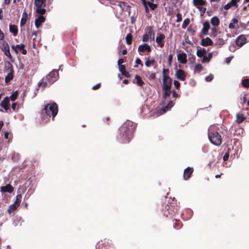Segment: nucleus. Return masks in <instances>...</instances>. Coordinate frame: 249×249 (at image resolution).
Wrapping results in <instances>:
<instances>
[{"label":"nucleus","instance_id":"obj_45","mask_svg":"<svg viewBox=\"0 0 249 249\" xmlns=\"http://www.w3.org/2000/svg\"><path fill=\"white\" fill-rule=\"evenodd\" d=\"M217 31V29L215 28H213L212 29V32H211V37H215L216 36V33Z\"/></svg>","mask_w":249,"mask_h":249},{"label":"nucleus","instance_id":"obj_26","mask_svg":"<svg viewBox=\"0 0 249 249\" xmlns=\"http://www.w3.org/2000/svg\"><path fill=\"white\" fill-rule=\"evenodd\" d=\"M44 7H35L36 12L39 15H43L46 12Z\"/></svg>","mask_w":249,"mask_h":249},{"label":"nucleus","instance_id":"obj_5","mask_svg":"<svg viewBox=\"0 0 249 249\" xmlns=\"http://www.w3.org/2000/svg\"><path fill=\"white\" fill-rule=\"evenodd\" d=\"M169 70L163 69L162 70V89H171L172 79L169 76Z\"/></svg>","mask_w":249,"mask_h":249},{"label":"nucleus","instance_id":"obj_57","mask_svg":"<svg viewBox=\"0 0 249 249\" xmlns=\"http://www.w3.org/2000/svg\"><path fill=\"white\" fill-rule=\"evenodd\" d=\"M17 47V45H16V46L12 45V49H13L15 51V52H16V53H18V50H17V48H16Z\"/></svg>","mask_w":249,"mask_h":249},{"label":"nucleus","instance_id":"obj_58","mask_svg":"<svg viewBox=\"0 0 249 249\" xmlns=\"http://www.w3.org/2000/svg\"><path fill=\"white\" fill-rule=\"evenodd\" d=\"M124 62V60L123 59H119L118 61V65L119 66L122 65L121 64Z\"/></svg>","mask_w":249,"mask_h":249},{"label":"nucleus","instance_id":"obj_61","mask_svg":"<svg viewBox=\"0 0 249 249\" xmlns=\"http://www.w3.org/2000/svg\"><path fill=\"white\" fill-rule=\"evenodd\" d=\"M3 11L2 9H0V19H1L3 18Z\"/></svg>","mask_w":249,"mask_h":249},{"label":"nucleus","instance_id":"obj_42","mask_svg":"<svg viewBox=\"0 0 249 249\" xmlns=\"http://www.w3.org/2000/svg\"><path fill=\"white\" fill-rule=\"evenodd\" d=\"M18 95V92L17 91H15L13 93V94L10 96V99L12 101H14L17 98Z\"/></svg>","mask_w":249,"mask_h":249},{"label":"nucleus","instance_id":"obj_9","mask_svg":"<svg viewBox=\"0 0 249 249\" xmlns=\"http://www.w3.org/2000/svg\"><path fill=\"white\" fill-rule=\"evenodd\" d=\"M246 40L247 39L245 35H240L236 39V44L239 47H242L246 43Z\"/></svg>","mask_w":249,"mask_h":249},{"label":"nucleus","instance_id":"obj_20","mask_svg":"<svg viewBox=\"0 0 249 249\" xmlns=\"http://www.w3.org/2000/svg\"><path fill=\"white\" fill-rule=\"evenodd\" d=\"M193 3L196 7L202 6L206 3V0H193Z\"/></svg>","mask_w":249,"mask_h":249},{"label":"nucleus","instance_id":"obj_47","mask_svg":"<svg viewBox=\"0 0 249 249\" xmlns=\"http://www.w3.org/2000/svg\"><path fill=\"white\" fill-rule=\"evenodd\" d=\"M149 39V36L147 34H144L142 36V40L143 42H147Z\"/></svg>","mask_w":249,"mask_h":249},{"label":"nucleus","instance_id":"obj_60","mask_svg":"<svg viewBox=\"0 0 249 249\" xmlns=\"http://www.w3.org/2000/svg\"><path fill=\"white\" fill-rule=\"evenodd\" d=\"M16 106H17V104H16V103H13V104H12V109H13L14 110H16Z\"/></svg>","mask_w":249,"mask_h":249},{"label":"nucleus","instance_id":"obj_8","mask_svg":"<svg viewBox=\"0 0 249 249\" xmlns=\"http://www.w3.org/2000/svg\"><path fill=\"white\" fill-rule=\"evenodd\" d=\"M4 72L6 73L5 77V82L6 83H8L13 79L14 73V70L11 69V70L5 71Z\"/></svg>","mask_w":249,"mask_h":249},{"label":"nucleus","instance_id":"obj_59","mask_svg":"<svg viewBox=\"0 0 249 249\" xmlns=\"http://www.w3.org/2000/svg\"><path fill=\"white\" fill-rule=\"evenodd\" d=\"M145 8V11L146 13H148L149 12V10L148 9V7H147V5H144Z\"/></svg>","mask_w":249,"mask_h":249},{"label":"nucleus","instance_id":"obj_56","mask_svg":"<svg viewBox=\"0 0 249 249\" xmlns=\"http://www.w3.org/2000/svg\"><path fill=\"white\" fill-rule=\"evenodd\" d=\"M182 27L185 28L187 27V18H185L184 20L183 23L182 24Z\"/></svg>","mask_w":249,"mask_h":249},{"label":"nucleus","instance_id":"obj_63","mask_svg":"<svg viewBox=\"0 0 249 249\" xmlns=\"http://www.w3.org/2000/svg\"><path fill=\"white\" fill-rule=\"evenodd\" d=\"M22 51V53L23 54H26L27 53V51L26 50L24 49L21 50Z\"/></svg>","mask_w":249,"mask_h":249},{"label":"nucleus","instance_id":"obj_23","mask_svg":"<svg viewBox=\"0 0 249 249\" xmlns=\"http://www.w3.org/2000/svg\"><path fill=\"white\" fill-rule=\"evenodd\" d=\"M18 205H17L16 203H14L13 204L10 205L9 207V208L8 209V212L9 214L12 213V212L16 211L17 209V208L18 207Z\"/></svg>","mask_w":249,"mask_h":249},{"label":"nucleus","instance_id":"obj_64","mask_svg":"<svg viewBox=\"0 0 249 249\" xmlns=\"http://www.w3.org/2000/svg\"><path fill=\"white\" fill-rule=\"evenodd\" d=\"M178 96V94L176 92H173V97L176 98Z\"/></svg>","mask_w":249,"mask_h":249},{"label":"nucleus","instance_id":"obj_25","mask_svg":"<svg viewBox=\"0 0 249 249\" xmlns=\"http://www.w3.org/2000/svg\"><path fill=\"white\" fill-rule=\"evenodd\" d=\"M213 57V54L212 53H209L208 55V56L207 55H205L203 57V59H202V63H207V62H209L210 60L211 59V58H212Z\"/></svg>","mask_w":249,"mask_h":249},{"label":"nucleus","instance_id":"obj_21","mask_svg":"<svg viewBox=\"0 0 249 249\" xmlns=\"http://www.w3.org/2000/svg\"><path fill=\"white\" fill-rule=\"evenodd\" d=\"M207 53V51L205 49H197L196 55L199 57H204Z\"/></svg>","mask_w":249,"mask_h":249},{"label":"nucleus","instance_id":"obj_55","mask_svg":"<svg viewBox=\"0 0 249 249\" xmlns=\"http://www.w3.org/2000/svg\"><path fill=\"white\" fill-rule=\"evenodd\" d=\"M100 86H101L100 84H97V85H96L95 86L93 87L92 89L94 90L97 89H99L100 87Z\"/></svg>","mask_w":249,"mask_h":249},{"label":"nucleus","instance_id":"obj_17","mask_svg":"<svg viewBox=\"0 0 249 249\" xmlns=\"http://www.w3.org/2000/svg\"><path fill=\"white\" fill-rule=\"evenodd\" d=\"M178 61L182 63L185 64L186 62V54L184 53H180L178 54Z\"/></svg>","mask_w":249,"mask_h":249},{"label":"nucleus","instance_id":"obj_2","mask_svg":"<svg viewBox=\"0 0 249 249\" xmlns=\"http://www.w3.org/2000/svg\"><path fill=\"white\" fill-rule=\"evenodd\" d=\"M58 77V71L53 70L42 79V81L38 83V86L40 88H42L43 89L48 85H51L57 81Z\"/></svg>","mask_w":249,"mask_h":249},{"label":"nucleus","instance_id":"obj_49","mask_svg":"<svg viewBox=\"0 0 249 249\" xmlns=\"http://www.w3.org/2000/svg\"><path fill=\"white\" fill-rule=\"evenodd\" d=\"M149 7L152 10H154L157 7V4L152 3V4L149 5Z\"/></svg>","mask_w":249,"mask_h":249},{"label":"nucleus","instance_id":"obj_11","mask_svg":"<svg viewBox=\"0 0 249 249\" xmlns=\"http://www.w3.org/2000/svg\"><path fill=\"white\" fill-rule=\"evenodd\" d=\"M201 44L205 47L211 46L213 45V41L210 37H207L205 38H202L201 39Z\"/></svg>","mask_w":249,"mask_h":249},{"label":"nucleus","instance_id":"obj_15","mask_svg":"<svg viewBox=\"0 0 249 249\" xmlns=\"http://www.w3.org/2000/svg\"><path fill=\"white\" fill-rule=\"evenodd\" d=\"M203 27L201 30V33L204 35H207L208 33V31L210 28V25L208 21H205L203 24Z\"/></svg>","mask_w":249,"mask_h":249},{"label":"nucleus","instance_id":"obj_36","mask_svg":"<svg viewBox=\"0 0 249 249\" xmlns=\"http://www.w3.org/2000/svg\"><path fill=\"white\" fill-rule=\"evenodd\" d=\"M132 37L131 34H128L125 37V40H126V43L128 45L131 44L132 43Z\"/></svg>","mask_w":249,"mask_h":249},{"label":"nucleus","instance_id":"obj_48","mask_svg":"<svg viewBox=\"0 0 249 249\" xmlns=\"http://www.w3.org/2000/svg\"><path fill=\"white\" fill-rule=\"evenodd\" d=\"M229 158V152L226 153L223 157V160L226 161H227Z\"/></svg>","mask_w":249,"mask_h":249},{"label":"nucleus","instance_id":"obj_43","mask_svg":"<svg viewBox=\"0 0 249 249\" xmlns=\"http://www.w3.org/2000/svg\"><path fill=\"white\" fill-rule=\"evenodd\" d=\"M195 70L198 71H201L203 70V66L200 64H198L195 66Z\"/></svg>","mask_w":249,"mask_h":249},{"label":"nucleus","instance_id":"obj_30","mask_svg":"<svg viewBox=\"0 0 249 249\" xmlns=\"http://www.w3.org/2000/svg\"><path fill=\"white\" fill-rule=\"evenodd\" d=\"M238 22V21L237 18H233L231 20V22L229 25V28L231 29H234L235 28V24H237Z\"/></svg>","mask_w":249,"mask_h":249},{"label":"nucleus","instance_id":"obj_4","mask_svg":"<svg viewBox=\"0 0 249 249\" xmlns=\"http://www.w3.org/2000/svg\"><path fill=\"white\" fill-rule=\"evenodd\" d=\"M44 111L47 116L49 117H52L53 118L58 112L57 106L55 103L48 104L45 107Z\"/></svg>","mask_w":249,"mask_h":249},{"label":"nucleus","instance_id":"obj_40","mask_svg":"<svg viewBox=\"0 0 249 249\" xmlns=\"http://www.w3.org/2000/svg\"><path fill=\"white\" fill-rule=\"evenodd\" d=\"M200 12V16H203L206 11V8L201 6L197 7Z\"/></svg>","mask_w":249,"mask_h":249},{"label":"nucleus","instance_id":"obj_12","mask_svg":"<svg viewBox=\"0 0 249 249\" xmlns=\"http://www.w3.org/2000/svg\"><path fill=\"white\" fill-rule=\"evenodd\" d=\"M42 15H40L35 19V24L37 28H38L41 24L45 21V18Z\"/></svg>","mask_w":249,"mask_h":249},{"label":"nucleus","instance_id":"obj_7","mask_svg":"<svg viewBox=\"0 0 249 249\" xmlns=\"http://www.w3.org/2000/svg\"><path fill=\"white\" fill-rule=\"evenodd\" d=\"M165 36L164 34H161L157 36L156 38V41L157 44V46L160 48L163 47L164 44V39Z\"/></svg>","mask_w":249,"mask_h":249},{"label":"nucleus","instance_id":"obj_31","mask_svg":"<svg viewBox=\"0 0 249 249\" xmlns=\"http://www.w3.org/2000/svg\"><path fill=\"white\" fill-rule=\"evenodd\" d=\"M163 91V98L165 99L170 96L171 94V89H162Z\"/></svg>","mask_w":249,"mask_h":249},{"label":"nucleus","instance_id":"obj_39","mask_svg":"<svg viewBox=\"0 0 249 249\" xmlns=\"http://www.w3.org/2000/svg\"><path fill=\"white\" fill-rule=\"evenodd\" d=\"M21 197L22 196L21 195H18L16 196V199L14 203H16L18 206H19L21 202Z\"/></svg>","mask_w":249,"mask_h":249},{"label":"nucleus","instance_id":"obj_37","mask_svg":"<svg viewBox=\"0 0 249 249\" xmlns=\"http://www.w3.org/2000/svg\"><path fill=\"white\" fill-rule=\"evenodd\" d=\"M119 70L123 75H125V76H127V75L125 74L126 71L124 65H122L119 66Z\"/></svg>","mask_w":249,"mask_h":249},{"label":"nucleus","instance_id":"obj_53","mask_svg":"<svg viewBox=\"0 0 249 249\" xmlns=\"http://www.w3.org/2000/svg\"><path fill=\"white\" fill-rule=\"evenodd\" d=\"M26 22V19L22 18L20 20V25H24L25 24Z\"/></svg>","mask_w":249,"mask_h":249},{"label":"nucleus","instance_id":"obj_1","mask_svg":"<svg viewBox=\"0 0 249 249\" xmlns=\"http://www.w3.org/2000/svg\"><path fill=\"white\" fill-rule=\"evenodd\" d=\"M135 124L130 121H127L120 127V138L123 142H127L133 137Z\"/></svg>","mask_w":249,"mask_h":249},{"label":"nucleus","instance_id":"obj_28","mask_svg":"<svg viewBox=\"0 0 249 249\" xmlns=\"http://www.w3.org/2000/svg\"><path fill=\"white\" fill-rule=\"evenodd\" d=\"M173 105L174 104L173 102L172 101H170L168 103V105L162 109V113H163L167 111V110H168L169 109H170L173 106Z\"/></svg>","mask_w":249,"mask_h":249},{"label":"nucleus","instance_id":"obj_35","mask_svg":"<svg viewBox=\"0 0 249 249\" xmlns=\"http://www.w3.org/2000/svg\"><path fill=\"white\" fill-rule=\"evenodd\" d=\"M9 102V99L7 98H5L2 103V107L5 110L8 108V105L7 104Z\"/></svg>","mask_w":249,"mask_h":249},{"label":"nucleus","instance_id":"obj_51","mask_svg":"<svg viewBox=\"0 0 249 249\" xmlns=\"http://www.w3.org/2000/svg\"><path fill=\"white\" fill-rule=\"evenodd\" d=\"M174 84L176 89H178L180 86V84L178 81L175 80L174 82Z\"/></svg>","mask_w":249,"mask_h":249},{"label":"nucleus","instance_id":"obj_46","mask_svg":"<svg viewBox=\"0 0 249 249\" xmlns=\"http://www.w3.org/2000/svg\"><path fill=\"white\" fill-rule=\"evenodd\" d=\"M213 79V75L210 74L205 78V80L207 82H210Z\"/></svg>","mask_w":249,"mask_h":249},{"label":"nucleus","instance_id":"obj_32","mask_svg":"<svg viewBox=\"0 0 249 249\" xmlns=\"http://www.w3.org/2000/svg\"><path fill=\"white\" fill-rule=\"evenodd\" d=\"M135 79L136 80V83L138 86H142L144 84V82L142 81V78L138 75H136L135 76Z\"/></svg>","mask_w":249,"mask_h":249},{"label":"nucleus","instance_id":"obj_27","mask_svg":"<svg viewBox=\"0 0 249 249\" xmlns=\"http://www.w3.org/2000/svg\"><path fill=\"white\" fill-rule=\"evenodd\" d=\"M35 7H45L46 6V2H44L40 0H35Z\"/></svg>","mask_w":249,"mask_h":249},{"label":"nucleus","instance_id":"obj_13","mask_svg":"<svg viewBox=\"0 0 249 249\" xmlns=\"http://www.w3.org/2000/svg\"><path fill=\"white\" fill-rule=\"evenodd\" d=\"M14 190V188L10 184L6 185L4 186H1L0 187V191L2 193L8 192L11 193Z\"/></svg>","mask_w":249,"mask_h":249},{"label":"nucleus","instance_id":"obj_34","mask_svg":"<svg viewBox=\"0 0 249 249\" xmlns=\"http://www.w3.org/2000/svg\"><path fill=\"white\" fill-rule=\"evenodd\" d=\"M225 44V40L220 36H219L217 39L216 44L220 47L222 46Z\"/></svg>","mask_w":249,"mask_h":249},{"label":"nucleus","instance_id":"obj_19","mask_svg":"<svg viewBox=\"0 0 249 249\" xmlns=\"http://www.w3.org/2000/svg\"><path fill=\"white\" fill-rule=\"evenodd\" d=\"M245 119L246 118L243 116L242 112H239L236 114V122L238 124L242 123Z\"/></svg>","mask_w":249,"mask_h":249},{"label":"nucleus","instance_id":"obj_50","mask_svg":"<svg viewBox=\"0 0 249 249\" xmlns=\"http://www.w3.org/2000/svg\"><path fill=\"white\" fill-rule=\"evenodd\" d=\"M17 50L18 51V50H20L21 49H23L25 47V45L24 44H20V45H17Z\"/></svg>","mask_w":249,"mask_h":249},{"label":"nucleus","instance_id":"obj_14","mask_svg":"<svg viewBox=\"0 0 249 249\" xmlns=\"http://www.w3.org/2000/svg\"><path fill=\"white\" fill-rule=\"evenodd\" d=\"M240 0H231V1L228 3L227 4H226L224 8L228 10L230 8H231L232 6H237V3L239 2Z\"/></svg>","mask_w":249,"mask_h":249},{"label":"nucleus","instance_id":"obj_24","mask_svg":"<svg viewBox=\"0 0 249 249\" xmlns=\"http://www.w3.org/2000/svg\"><path fill=\"white\" fill-rule=\"evenodd\" d=\"M9 30L14 36H16L18 34V29L17 26L15 25H10L9 26Z\"/></svg>","mask_w":249,"mask_h":249},{"label":"nucleus","instance_id":"obj_10","mask_svg":"<svg viewBox=\"0 0 249 249\" xmlns=\"http://www.w3.org/2000/svg\"><path fill=\"white\" fill-rule=\"evenodd\" d=\"M2 51L4 52V54L9 59H12V57L10 52V48L7 43H3V47L2 49Z\"/></svg>","mask_w":249,"mask_h":249},{"label":"nucleus","instance_id":"obj_18","mask_svg":"<svg viewBox=\"0 0 249 249\" xmlns=\"http://www.w3.org/2000/svg\"><path fill=\"white\" fill-rule=\"evenodd\" d=\"M145 51H147V52H149L151 51V48L148 44L144 43V44H142L139 46V47H138V51L139 52H143Z\"/></svg>","mask_w":249,"mask_h":249},{"label":"nucleus","instance_id":"obj_52","mask_svg":"<svg viewBox=\"0 0 249 249\" xmlns=\"http://www.w3.org/2000/svg\"><path fill=\"white\" fill-rule=\"evenodd\" d=\"M135 62H136V64H137V65H141L142 66H143L141 60L139 58H137L135 61Z\"/></svg>","mask_w":249,"mask_h":249},{"label":"nucleus","instance_id":"obj_3","mask_svg":"<svg viewBox=\"0 0 249 249\" xmlns=\"http://www.w3.org/2000/svg\"><path fill=\"white\" fill-rule=\"evenodd\" d=\"M209 139L213 144L219 146L222 143V138L219 132L215 131L209 130L208 133Z\"/></svg>","mask_w":249,"mask_h":249},{"label":"nucleus","instance_id":"obj_62","mask_svg":"<svg viewBox=\"0 0 249 249\" xmlns=\"http://www.w3.org/2000/svg\"><path fill=\"white\" fill-rule=\"evenodd\" d=\"M229 49L231 51L233 52L234 51V46H231Z\"/></svg>","mask_w":249,"mask_h":249},{"label":"nucleus","instance_id":"obj_22","mask_svg":"<svg viewBox=\"0 0 249 249\" xmlns=\"http://www.w3.org/2000/svg\"><path fill=\"white\" fill-rule=\"evenodd\" d=\"M211 22L214 26H217L220 24V20L216 17H213L211 19Z\"/></svg>","mask_w":249,"mask_h":249},{"label":"nucleus","instance_id":"obj_6","mask_svg":"<svg viewBox=\"0 0 249 249\" xmlns=\"http://www.w3.org/2000/svg\"><path fill=\"white\" fill-rule=\"evenodd\" d=\"M177 211V207L174 204L170 203L166 205L164 209L163 214L166 216L168 215H174Z\"/></svg>","mask_w":249,"mask_h":249},{"label":"nucleus","instance_id":"obj_33","mask_svg":"<svg viewBox=\"0 0 249 249\" xmlns=\"http://www.w3.org/2000/svg\"><path fill=\"white\" fill-rule=\"evenodd\" d=\"M225 127L223 126H220V128L221 129H223L222 131H221L220 130V129L218 127V130L219 131L220 133H221L223 135V137H224V136H226V138H227V137H229V136L228 135V131L226 129H224Z\"/></svg>","mask_w":249,"mask_h":249},{"label":"nucleus","instance_id":"obj_54","mask_svg":"<svg viewBox=\"0 0 249 249\" xmlns=\"http://www.w3.org/2000/svg\"><path fill=\"white\" fill-rule=\"evenodd\" d=\"M4 34L1 31V30L0 29V40H2L4 38Z\"/></svg>","mask_w":249,"mask_h":249},{"label":"nucleus","instance_id":"obj_16","mask_svg":"<svg viewBox=\"0 0 249 249\" xmlns=\"http://www.w3.org/2000/svg\"><path fill=\"white\" fill-rule=\"evenodd\" d=\"M176 75L177 76L178 79L180 80H184L186 76L184 71L180 69L177 70L176 71Z\"/></svg>","mask_w":249,"mask_h":249},{"label":"nucleus","instance_id":"obj_44","mask_svg":"<svg viewBox=\"0 0 249 249\" xmlns=\"http://www.w3.org/2000/svg\"><path fill=\"white\" fill-rule=\"evenodd\" d=\"M194 171V169L192 167H188V179L190 178L192 174Z\"/></svg>","mask_w":249,"mask_h":249},{"label":"nucleus","instance_id":"obj_38","mask_svg":"<svg viewBox=\"0 0 249 249\" xmlns=\"http://www.w3.org/2000/svg\"><path fill=\"white\" fill-rule=\"evenodd\" d=\"M242 84L245 88H249V79H245L242 80Z\"/></svg>","mask_w":249,"mask_h":249},{"label":"nucleus","instance_id":"obj_29","mask_svg":"<svg viewBox=\"0 0 249 249\" xmlns=\"http://www.w3.org/2000/svg\"><path fill=\"white\" fill-rule=\"evenodd\" d=\"M13 69L12 65L9 61H6L4 63V71Z\"/></svg>","mask_w":249,"mask_h":249},{"label":"nucleus","instance_id":"obj_41","mask_svg":"<svg viewBox=\"0 0 249 249\" xmlns=\"http://www.w3.org/2000/svg\"><path fill=\"white\" fill-rule=\"evenodd\" d=\"M155 62L154 60H149L148 59H146V61L145 63V65L146 67H150L151 65H153Z\"/></svg>","mask_w":249,"mask_h":249}]
</instances>
